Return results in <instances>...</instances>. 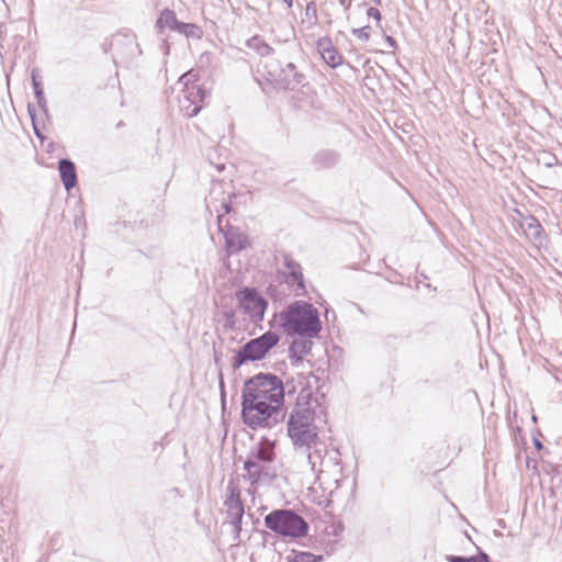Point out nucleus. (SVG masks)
<instances>
[{"label": "nucleus", "mask_w": 562, "mask_h": 562, "mask_svg": "<svg viewBox=\"0 0 562 562\" xmlns=\"http://www.w3.org/2000/svg\"><path fill=\"white\" fill-rule=\"evenodd\" d=\"M316 47H317L318 53L322 55L325 52H327L330 48H333L334 45H333L331 40L329 37H322V38H319L317 41Z\"/></svg>", "instance_id": "nucleus-25"}, {"label": "nucleus", "mask_w": 562, "mask_h": 562, "mask_svg": "<svg viewBox=\"0 0 562 562\" xmlns=\"http://www.w3.org/2000/svg\"><path fill=\"white\" fill-rule=\"evenodd\" d=\"M283 2L286 4L288 8H291L293 5V0H283Z\"/></svg>", "instance_id": "nucleus-35"}, {"label": "nucleus", "mask_w": 562, "mask_h": 562, "mask_svg": "<svg viewBox=\"0 0 562 562\" xmlns=\"http://www.w3.org/2000/svg\"><path fill=\"white\" fill-rule=\"evenodd\" d=\"M299 376H307V372L290 374L284 382L276 374L259 373L245 382L241 394L263 403L276 404L277 408L282 409L284 397L289 398L288 383Z\"/></svg>", "instance_id": "nucleus-2"}, {"label": "nucleus", "mask_w": 562, "mask_h": 562, "mask_svg": "<svg viewBox=\"0 0 562 562\" xmlns=\"http://www.w3.org/2000/svg\"><path fill=\"white\" fill-rule=\"evenodd\" d=\"M340 159L339 153L334 149H321L312 157V165L316 170L335 167Z\"/></svg>", "instance_id": "nucleus-15"}, {"label": "nucleus", "mask_w": 562, "mask_h": 562, "mask_svg": "<svg viewBox=\"0 0 562 562\" xmlns=\"http://www.w3.org/2000/svg\"><path fill=\"white\" fill-rule=\"evenodd\" d=\"M237 297L240 308L252 322L258 323L263 319L268 302L255 289L244 288L238 292Z\"/></svg>", "instance_id": "nucleus-11"}, {"label": "nucleus", "mask_w": 562, "mask_h": 562, "mask_svg": "<svg viewBox=\"0 0 562 562\" xmlns=\"http://www.w3.org/2000/svg\"><path fill=\"white\" fill-rule=\"evenodd\" d=\"M32 86H33L34 94L36 97L38 105L43 110H46L47 102H46V99L44 97V91H43V88H42V83H41V81L37 78L35 69L32 71Z\"/></svg>", "instance_id": "nucleus-22"}, {"label": "nucleus", "mask_w": 562, "mask_h": 562, "mask_svg": "<svg viewBox=\"0 0 562 562\" xmlns=\"http://www.w3.org/2000/svg\"><path fill=\"white\" fill-rule=\"evenodd\" d=\"M241 417L251 429L272 428L284 419L285 413L276 404L263 403L241 394Z\"/></svg>", "instance_id": "nucleus-5"}, {"label": "nucleus", "mask_w": 562, "mask_h": 562, "mask_svg": "<svg viewBox=\"0 0 562 562\" xmlns=\"http://www.w3.org/2000/svg\"><path fill=\"white\" fill-rule=\"evenodd\" d=\"M529 228L532 229L533 237H538L541 234V225L535 217L530 218V223L528 224Z\"/></svg>", "instance_id": "nucleus-28"}, {"label": "nucleus", "mask_w": 562, "mask_h": 562, "mask_svg": "<svg viewBox=\"0 0 562 562\" xmlns=\"http://www.w3.org/2000/svg\"><path fill=\"white\" fill-rule=\"evenodd\" d=\"M274 458V442L267 438H262L251 448L244 462V470L246 471L244 477L250 485L255 486L270 480V464L273 462Z\"/></svg>", "instance_id": "nucleus-4"}, {"label": "nucleus", "mask_w": 562, "mask_h": 562, "mask_svg": "<svg viewBox=\"0 0 562 562\" xmlns=\"http://www.w3.org/2000/svg\"><path fill=\"white\" fill-rule=\"evenodd\" d=\"M370 31L371 27L369 25H366L360 29H353L352 34L356 35L359 40L367 42L370 38Z\"/></svg>", "instance_id": "nucleus-27"}, {"label": "nucleus", "mask_w": 562, "mask_h": 562, "mask_svg": "<svg viewBox=\"0 0 562 562\" xmlns=\"http://www.w3.org/2000/svg\"><path fill=\"white\" fill-rule=\"evenodd\" d=\"M535 446L538 450L542 449V443L538 439L535 440Z\"/></svg>", "instance_id": "nucleus-34"}, {"label": "nucleus", "mask_w": 562, "mask_h": 562, "mask_svg": "<svg viewBox=\"0 0 562 562\" xmlns=\"http://www.w3.org/2000/svg\"><path fill=\"white\" fill-rule=\"evenodd\" d=\"M278 342L279 336L270 330L249 340L236 351L232 359V367L238 369L246 362L265 358Z\"/></svg>", "instance_id": "nucleus-9"}, {"label": "nucleus", "mask_w": 562, "mask_h": 562, "mask_svg": "<svg viewBox=\"0 0 562 562\" xmlns=\"http://www.w3.org/2000/svg\"><path fill=\"white\" fill-rule=\"evenodd\" d=\"M198 75L194 70L183 74L178 85L182 87V97L179 98L180 111L187 117L195 116L203 108L207 91L196 85Z\"/></svg>", "instance_id": "nucleus-7"}, {"label": "nucleus", "mask_w": 562, "mask_h": 562, "mask_svg": "<svg viewBox=\"0 0 562 562\" xmlns=\"http://www.w3.org/2000/svg\"><path fill=\"white\" fill-rule=\"evenodd\" d=\"M305 16L312 22L315 23L317 21V9L314 1H311L306 4L305 8Z\"/></svg>", "instance_id": "nucleus-26"}, {"label": "nucleus", "mask_w": 562, "mask_h": 562, "mask_svg": "<svg viewBox=\"0 0 562 562\" xmlns=\"http://www.w3.org/2000/svg\"><path fill=\"white\" fill-rule=\"evenodd\" d=\"M176 32L180 33V34H183L186 37H191V38H201L202 36V31L201 29L193 24V23H184V22H180L178 23L176 30Z\"/></svg>", "instance_id": "nucleus-20"}, {"label": "nucleus", "mask_w": 562, "mask_h": 562, "mask_svg": "<svg viewBox=\"0 0 562 562\" xmlns=\"http://www.w3.org/2000/svg\"><path fill=\"white\" fill-rule=\"evenodd\" d=\"M288 562H321L323 555H315L311 552H295L286 557Z\"/></svg>", "instance_id": "nucleus-21"}, {"label": "nucleus", "mask_w": 562, "mask_h": 562, "mask_svg": "<svg viewBox=\"0 0 562 562\" xmlns=\"http://www.w3.org/2000/svg\"><path fill=\"white\" fill-rule=\"evenodd\" d=\"M221 189H222L221 184H216L212 188L211 193H210V202L207 203L209 207H210V204L213 202V200H215L214 195H215L216 191H221Z\"/></svg>", "instance_id": "nucleus-30"}, {"label": "nucleus", "mask_w": 562, "mask_h": 562, "mask_svg": "<svg viewBox=\"0 0 562 562\" xmlns=\"http://www.w3.org/2000/svg\"><path fill=\"white\" fill-rule=\"evenodd\" d=\"M164 46H165V48H166V53H168V48H169V47H168V44H167L166 42L164 43Z\"/></svg>", "instance_id": "nucleus-37"}, {"label": "nucleus", "mask_w": 562, "mask_h": 562, "mask_svg": "<svg viewBox=\"0 0 562 562\" xmlns=\"http://www.w3.org/2000/svg\"><path fill=\"white\" fill-rule=\"evenodd\" d=\"M306 456L311 470L315 474L328 472L339 464V453L335 449H328L327 446L319 440L308 445V450H300Z\"/></svg>", "instance_id": "nucleus-10"}, {"label": "nucleus", "mask_w": 562, "mask_h": 562, "mask_svg": "<svg viewBox=\"0 0 562 562\" xmlns=\"http://www.w3.org/2000/svg\"><path fill=\"white\" fill-rule=\"evenodd\" d=\"M246 45L249 49L255 50L262 57L270 56L273 53V48L260 36L251 37L247 41Z\"/></svg>", "instance_id": "nucleus-19"}, {"label": "nucleus", "mask_w": 562, "mask_h": 562, "mask_svg": "<svg viewBox=\"0 0 562 562\" xmlns=\"http://www.w3.org/2000/svg\"><path fill=\"white\" fill-rule=\"evenodd\" d=\"M312 342L310 340L293 341L289 348L290 358L293 362L302 361L304 355L310 352Z\"/></svg>", "instance_id": "nucleus-18"}, {"label": "nucleus", "mask_w": 562, "mask_h": 562, "mask_svg": "<svg viewBox=\"0 0 562 562\" xmlns=\"http://www.w3.org/2000/svg\"><path fill=\"white\" fill-rule=\"evenodd\" d=\"M341 5H345V0H338Z\"/></svg>", "instance_id": "nucleus-39"}, {"label": "nucleus", "mask_w": 562, "mask_h": 562, "mask_svg": "<svg viewBox=\"0 0 562 562\" xmlns=\"http://www.w3.org/2000/svg\"><path fill=\"white\" fill-rule=\"evenodd\" d=\"M265 526L283 538L300 539L308 533V522L293 509H274L265 517Z\"/></svg>", "instance_id": "nucleus-6"}, {"label": "nucleus", "mask_w": 562, "mask_h": 562, "mask_svg": "<svg viewBox=\"0 0 562 562\" xmlns=\"http://www.w3.org/2000/svg\"><path fill=\"white\" fill-rule=\"evenodd\" d=\"M220 389H221V396H222V400H224L225 397V391H224V380H223V376L221 375L220 378Z\"/></svg>", "instance_id": "nucleus-32"}, {"label": "nucleus", "mask_w": 562, "mask_h": 562, "mask_svg": "<svg viewBox=\"0 0 562 562\" xmlns=\"http://www.w3.org/2000/svg\"><path fill=\"white\" fill-rule=\"evenodd\" d=\"M226 315V318H227V325L228 326H233L234 325V313L233 312H227L225 313Z\"/></svg>", "instance_id": "nucleus-31"}, {"label": "nucleus", "mask_w": 562, "mask_h": 562, "mask_svg": "<svg viewBox=\"0 0 562 562\" xmlns=\"http://www.w3.org/2000/svg\"><path fill=\"white\" fill-rule=\"evenodd\" d=\"M224 506L229 524L233 526L234 531L238 535L241 530V520L244 517V504L240 499L239 488L232 482L227 485L226 498Z\"/></svg>", "instance_id": "nucleus-13"}, {"label": "nucleus", "mask_w": 562, "mask_h": 562, "mask_svg": "<svg viewBox=\"0 0 562 562\" xmlns=\"http://www.w3.org/2000/svg\"><path fill=\"white\" fill-rule=\"evenodd\" d=\"M386 42L390 44L391 47H395L396 45V42L392 36H387Z\"/></svg>", "instance_id": "nucleus-33"}, {"label": "nucleus", "mask_w": 562, "mask_h": 562, "mask_svg": "<svg viewBox=\"0 0 562 562\" xmlns=\"http://www.w3.org/2000/svg\"><path fill=\"white\" fill-rule=\"evenodd\" d=\"M321 56L323 60L331 68H337L342 64V56L338 53V50L335 47L325 52Z\"/></svg>", "instance_id": "nucleus-24"}, {"label": "nucleus", "mask_w": 562, "mask_h": 562, "mask_svg": "<svg viewBox=\"0 0 562 562\" xmlns=\"http://www.w3.org/2000/svg\"><path fill=\"white\" fill-rule=\"evenodd\" d=\"M178 23L179 21L177 20L175 11L165 9L160 12V15L156 21V29L159 33H161L165 27L175 31Z\"/></svg>", "instance_id": "nucleus-17"}, {"label": "nucleus", "mask_w": 562, "mask_h": 562, "mask_svg": "<svg viewBox=\"0 0 562 562\" xmlns=\"http://www.w3.org/2000/svg\"><path fill=\"white\" fill-rule=\"evenodd\" d=\"M367 15H368L369 18L374 19V20H375V21H378V22L381 20V13H380V11H379L376 8H373V7H371V8H369V9L367 10Z\"/></svg>", "instance_id": "nucleus-29"}, {"label": "nucleus", "mask_w": 562, "mask_h": 562, "mask_svg": "<svg viewBox=\"0 0 562 562\" xmlns=\"http://www.w3.org/2000/svg\"><path fill=\"white\" fill-rule=\"evenodd\" d=\"M288 386L286 432L295 450H308V445L318 438L315 416L324 400L319 392V378L307 372V376L295 378Z\"/></svg>", "instance_id": "nucleus-1"}, {"label": "nucleus", "mask_w": 562, "mask_h": 562, "mask_svg": "<svg viewBox=\"0 0 562 562\" xmlns=\"http://www.w3.org/2000/svg\"><path fill=\"white\" fill-rule=\"evenodd\" d=\"M282 263L285 268V282L293 288L296 295L306 293L302 268L289 254L282 255Z\"/></svg>", "instance_id": "nucleus-14"}, {"label": "nucleus", "mask_w": 562, "mask_h": 562, "mask_svg": "<svg viewBox=\"0 0 562 562\" xmlns=\"http://www.w3.org/2000/svg\"><path fill=\"white\" fill-rule=\"evenodd\" d=\"M283 329L288 334H295L303 338H314L322 330L319 313L313 304L305 301L291 303L280 314Z\"/></svg>", "instance_id": "nucleus-3"}, {"label": "nucleus", "mask_w": 562, "mask_h": 562, "mask_svg": "<svg viewBox=\"0 0 562 562\" xmlns=\"http://www.w3.org/2000/svg\"><path fill=\"white\" fill-rule=\"evenodd\" d=\"M58 171L60 180L67 191L71 190L77 184V172L75 164L67 158H61L58 161Z\"/></svg>", "instance_id": "nucleus-16"}, {"label": "nucleus", "mask_w": 562, "mask_h": 562, "mask_svg": "<svg viewBox=\"0 0 562 562\" xmlns=\"http://www.w3.org/2000/svg\"><path fill=\"white\" fill-rule=\"evenodd\" d=\"M373 2L378 5L381 4V0H373Z\"/></svg>", "instance_id": "nucleus-38"}, {"label": "nucleus", "mask_w": 562, "mask_h": 562, "mask_svg": "<svg viewBox=\"0 0 562 562\" xmlns=\"http://www.w3.org/2000/svg\"><path fill=\"white\" fill-rule=\"evenodd\" d=\"M229 204H231V195L228 194V200L224 198L221 203V209L224 211V213L217 215L218 226H220V231L224 233L226 248L231 252H238V251L245 249L246 247H248L249 243H248L247 235L245 233H243L239 228L228 227L227 231L223 229L222 221H223L224 214H228L231 212Z\"/></svg>", "instance_id": "nucleus-12"}, {"label": "nucleus", "mask_w": 562, "mask_h": 562, "mask_svg": "<svg viewBox=\"0 0 562 562\" xmlns=\"http://www.w3.org/2000/svg\"><path fill=\"white\" fill-rule=\"evenodd\" d=\"M448 562H490V558L485 552L480 551L473 557L447 555Z\"/></svg>", "instance_id": "nucleus-23"}, {"label": "nucleus", "mask_w": 562, "mask_h": 562, "mask_svg": "<svg viewBox=\"0 0 562 562\" xmlns=\"http://www.w3.org/2000/svg\"><path fill=\"white\" fill-rule=\"evenodd\" d=\"M216 168H217L218 171H221V170L224 169V165H217Z\"/></svg>", "instance_id": "nucleus-36"}, {"label": "nucleus", "mask_w": 562, "mask_h": 562, "mask_svg": "<svg viewBox=\"0 0 562 562\" xmlns=\"http://www.w3.org/2000/svg\"><path fill=\"white\" fill-rule=\"evenodd\" d=\"M265 76L268 81L283 90H294L303 83L305 76L299 71L293 63L282 65L279 60H269L265 64Z\"/></svg>", "instance_id": "nucleus-8"}]
</instances>
